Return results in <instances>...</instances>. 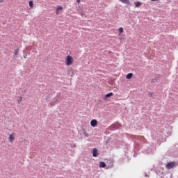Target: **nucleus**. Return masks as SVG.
Here are the masks:
<instances>
[{
    "label": "nucleus",
    "instance_id": "25",
    "mask_svg": "<svg viewBox=\"0 0 178 178\" xmlns=\"http://www.w3.org/2000/svg\"><path fill=\"white\" fill-rule=\"evenodd\" d=\"M77 3H80V0H76Z\"/></svg>",
    "mask_w": 178,
    "mask_h": 178
},
{
    "label": "nucleus",
    "instance_id": "5",
    "mask_svg": "<svg viewBox=\"0 0 178 178\" xmlns=\"http://www.w3.org/2000/svg\"><path fill=\"white\" fill-rule=\"evenodd\" d=\"M8 140L10 141V143H13V141H15V134H11L9 136Z\"/></svg>",
    "mask_w": 178,
    "mask_h": 178
},
{
    "label": "nucleus",
    "instance_id": "19",
    "mask_svg": "<svg viewBox=\"0 0 178 178\" xmlns=\"http://www.w3.org/2000/svg\"><path fill=\"white\" fill-rule=\"evenodd\" d=\"M83 134L86 136V137H88V134H87L85 130H83Z\"/></svg>",
    "mask_w": 178,
    "mask_h": 178
},
{
    "label": "nucleus",
    "instance_id": "10",
    "mask_svg": "<svg viewBox=\"0 0 178 178\" xmlns=\"http://www.w3.org/2000/svg\"><path fill=\"white\" fill-rule=\"evenodd\" d=\"M59 99V97L56 96L53 99V101L51 102L52 105H55V103L58 102V100Z\"/></svg>",
    "mask_w": 178,
    "mask_h": 178
},
{
    "label": "nucleus",
    "instance_id": "13",
    "mask_svg": "<svg viewBox=\"0 0 178 178\" xmlns=\"http://www.w3.org/2000/svg\"><path fill=\"white\" fill-rule=\"evenodd\" d=\"M131 77H133V73H129L128 74H127L126 79H127V80H130Z\"/></svg>",
    "mask_w": 178,
    "mask_h": 178
},
{
    "label": "nucleus",
    "instance_id": "15",
    "mask_svg": "<svg viewBox=\"0 0 178 178\" xmlns=\"http://www.w3.org/2000/svg\"><path fill=\"white\" fill-rule=\"evenodd\" d=\"M22 99H23V97H22V96H20V97H19V99H18V101H17V103H18V104H20V102H22Z\"/></svg>",
    "mask_w": 178,
    "mask_h": 178
},
{
    "label": "nucleus",
    "instance_id": "3",
    "mask_svg": "<svg viewBox=\"0 0 178 178\" xmlns=\"http://www.w3.org/2000/svg\"><path fill=\"white\" fill-rule=\"evenodd\" d=\"M176 165V163L175 162H168L166 164V169H172L175 168V165Z\"/></svg>",
    "mask_w": 178,
    "mask_h": 178
},
{
    "label": "nucleus",
    "instance_id": "17",
    "mask_svg": "<svg viewBox=\"0 0 178 178\" xmlns=\"http://www.w3.org/2000/svg\"><path fill=\"white\" fill-rule=\"evenodd\" d=\"M19 54V49H17L15 50V54L14 56H16V55H17Z\"/></svg>",
    "mask_w": 178,
    "mask_h": 178
},
{
    "label": "nucleus",
    "instance_id": "2",
    "mask_svg": "<svg viewBox=\"0 0 178 178\" xmlns=\"http://www.w3.org/2000/svg\"><path fill=\"white\" fill-rule=\"evenodd\" d=\"M72 63H73V57L67 56L65 58V65H67V66H70Z\"/></svg>",
    "mask_w": 178,
    "mask_h": 178
},
{
    "label": "nucleus",
    "instance_id": "14",
    "mask_svg": "<svg viewBox=\"0 0 178 178\" xmlns=\"http://www.w3.org/2000/svg\"><path fill=\"white\" fill-rule=\"evenodd\" d=\"M112 95H113V92H109V93H107L105 97L106 98H110V97H112Z\"/></svg>",
    "mask_w": 178,
    "mask_h": 178
},
{
    "label": "nucleus",
    "instance_id": "23",
    "mask_svg": "<svg viewBox=\"0 0 178 178\" xmlns=\"http://www.w3.org/2000/svg\"><path fill=\"white\" fill-rule=\"evenodd\" d=\"M151 1H152V2H155V1H159V0H151Z\"/></svg>",
    "mask_w": 178,
    "mask_h": 178
},
{
    "label": "nucleus",
    "instance_id": "7",
    "mask_svg": "<svg viewBox=\"0 0 178 178\" xmlns=\"http://www.w3.org/2000/svg\"><path fill=\"white\" fill-rule=\"evenodd\" d=\"M154 137L155 140H159L160 138H162V135L161 134V133L156 134L154 135Z\"/></svg>",
    "mask_w": 178,
    "mask_h": 178
},
{
    "label": "nucleus",
    "instance_id": "8",
    "mask_svg": "<svg viewBox=\"0 0 178 178\" xmlns=\"http://www.w3.org/2000/svg\"><path fill=\"white\" fill-rule=\"evenodd\" d=\"M63 9V7H62V6H58L56 9V15H59V10H62Z\"/></svg>",
    "mask_w": 178,
    "mask_h": 178
},
{
    "label": "nucleus",
    "instance_id": "1",
    "mask_svg": "<svg viewBox=\"0 0 178 178\" xmlns=\"http://www.w3.org/2000/svg\"><path fill=\"white\" fill-rule=\"evenodd\" d=\"M120 127H122V125H120V124L115 123L110 127V130L111 131H113L115 130H118V129H120Z\"/></svg>",
    "mask_w": 178,
    "mask_h": 178
},
{
    "label": "nucleus",
    "instance_id": "24",
    "mask_svg": "<svg viewBox=\"0 0 178 178\" xmlns=\"http://www.w3.org/2000/svg\"><path fill=\"white\" fill-rule=\"evenodd\" d=\"M109 143V139L106 141V144H108Z\"/></svg>",
    "mask_w": 178,
    "mask_h": 178
},
{
    "label": "nucleus",
    "instance_id": "4",
    "mask_svg": "<svg viewBox=\"0 0 178 178\" xmlns=\"http://www.w3.org/2000/svg\"><path fill=\"white\" fill-rule=\"evenodd\" d=\"M92 156L93 158H97V156H98V149L93 148Z\"/></svg>",
    "mask_w": 178,
    "mask_h": 178
},
{
    "label": "nucleus",
    "instance_id": "21",
    "mask_svg": "<svg viewBox=\"0 0 178 178\" xmlns=\"http://www.w3.org/2000/svg\"><path fill=\"white\" fill-rule=\"evenodd\" d=\"M145 177H149V176L147 174V172L145 173Z\"/></svg>",
    "mask_w": 178,
    "mask_h": 178
},
{
    "label": "nucleus",
    "instance_id": "12",
    "mask_svg": "<svg viewBox=\"0 0 178 178\" xmlns=\"http://www.w3.org/2000/svg\"><path fill=\"white\" fill-rule=\"evenodd\" d=\"M106 166V163L104 161H101L99 163V168H105Z\"/></svg>",
    "mask_w": 178,
    "mask_h": 178
},
{
    "label": "nucleus",
    "instance_id": "11",
    "mask_svg": "<svg viewBox=\"0 0 178 178\" xmlns=\"http://www.w3.org/2000/svg\"><path fill=\"white\" fill-rule=\"evenodd\" d=\"M135 8H140L141 5H143V3L140 1L135 2Z\"/></svg>",
    "mask_w": 178,
    "mask_h": 178
},
{
    "label": "nucleus",
    "instance_id": "27",
    "mask_svg": "<svg viewBox=\"0 0 178 178\" xmlns=\"http://www.w3.org/2000/svg\"><path fill=\"white\" fill-rule=\"evenodd\" d=\"M2 2H3V0H0V3H2Z\"/></svg>",
    "mask_w": 178,
    "mask_h": 178
},
{
    "label": "nucleus",
    "instance_id": "16",
    "mask_svg": "<svg viewBox=\"0 0 178 178\" xmlns=\"http://www.w3.org/2000/svg\"><path fill=\"white\" fill-rule=\"evenodd\" d=\"M118 30H119L120 34H122V33H123V27H120Z\"/></svg>",
    "mask_w": 178,
    "mask_h": 178
},
{
    "label": "nucleus",
    "instance_id": "9",
    "mask_svg": "<svg viewBox=\"0 0 178 178\" xmlns=\"http://www.w3.org/2000/svg\"><path fill=\"white\" fill-rule=\"evenodd\" d=\"M120 2L124 3L125 5H130V1L129 0H119Z\"/></svg>",
    "mask_w": 178,
    "mask_h": 178
},
{
    "label": "nucleus",
    "instance_id": "26",
    "mask_svg": "<svg viewBox=\"0 0 178 178\" xmlns=\"http://www.w3.org/2000/svg\"><path fill=\"white\" fill-rule=\"evenodd\" d=\"M149 97H152V93L149 92Z\"/></svg>",
    "mask_w": 178,
    "mask_h": 178
},
{
    "label": "nucleus",
    "instance_id": "22",
    "mask_svg": "<svg viewBox=\"0 0 178 178\" xmlns=\"http://www.w3.org/2000/svg\"><path fill=\"white\" fill-rule=\"evenodd\" d=\"M25 59H27V55L23 56Z\"/></svg>",
    "mask_w": 178,
    "mask_h": 178
},
{
    "label": "nucleus",
    "instance_id": "18",
    "mask_svg": "<svg viewBox=\"0 0 178 178\" xmlns=\"http://www.w3.org/2000/svg\"><path fill=\"white\" fill-rule=\"evenodd\" d=\"M33 1H29V6H30V8H33Z\"/></svg>",
    "mask_w": 178,
    "mask_h": 178
},
{
    "label": "nucleus",
    "instance_id": "6",
    "mask_svg": "<svg viewBox=\"0 0 178 178\" xmlns=\"http://www.w3.org/2000/svg\"><path fill=\"white\" fill-rule=\"evenodd\" d=\"M97 124V120H92L91 122H90V126L92 127H95Z\"/></svg>",
    "mask_w": 178,
    "mask_h": 178
},
{
    "label": "nucleus",
    "instance_id": "28",
    "mask_svg": "<svg viewBox=\"0 0 178 178\" xmlns=\"http://www.w3.org/2000/svg\"><path fill=\"white\" fill-rule=\"evenodd\" d=\"M81 16H83V13H81Z\"/></svg>",
    "mask_w": 178,
    "mask_h": 178
},
{
    "label": "nucleus",
    "instance_id": "20",
    "mask_svg": "<svg viewBox=\"0 0 178 178\" xmlns=\"http://www.w3.org/2000/svg\"><path fill=\"white\" fill-rule=\"evenodd\" d=\"M139 139H140L141 141H144V140H145V138H144L143 136H140V137H139Z\"/></svg>",
    "mask_w": 178,
    "mask_h": 178
}]
</instances>
